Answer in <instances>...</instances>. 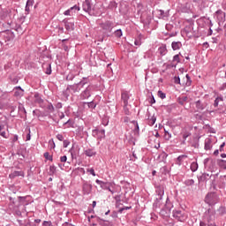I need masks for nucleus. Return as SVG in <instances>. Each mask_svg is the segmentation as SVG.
<instances>
[{
	"mask_svg": "<svg viewBox=\"0 0 226 226\" xmlns=\"http://www.w3.org/2000/svg\"><path fill=\"white\" fill-rule=\"evenodd\" d=\"M205 203L209 206H216L220 202V197L216 192H210L205 196Z\"/></svg>",
	"mask_w": 226,
	"mask_h": 226,
	"instance_id": "obj_1",
	"label": "nucleus"
},
{
	"mask_svg": "<svg viewBox=\"0 0 226 226\" xmlns=\"http://www.w3.org/2000/svg\"><path fill=\"white\" fill-rule=\"evenodd\" d=\"M80 89L81 88L79 83H75L73 85H68L66 89L63 91V94L64 98H70V94H75V93H79Z\"/></svg>",
	"mask_w": 226,
	"mask_h": 226,
	"instance_id": "obj_2",
	"label": "nucleus"
},
{
	"mask_svg": "<svg viewBox=\"0 0 226 226\" xmlns=\"http://www.w3.org/2000/svg\"><path fill=\"white\" fill-rule=\"evenodd\" d=\"M94 89H96L94 85H88L86 89L79 94L80 100H88V98H91V94Z\"/></svg>",
	"mask_w": 226,
	"mask_h": 226,
	"instance_id": "obj_3",
	"label": "nucleus"
},
{
	"mask_svg": "<svg viewBox=\"0 0 226 226\" xmlns=\"http://www.w3.org/2000/svg\"><path fill=\"white\" fill-rule=\"evenodd\" d=\"M200 226H216L215 215H203L202 221L200 222Z\"/></svg>",
	"mask_w": 226,
	"mask_h": 226,
	"instance_id": "obj_4",
	"label": "nucleus"
},
{
	"mask_svg": "<svg viewBox=\"0 0 226 226\" xmlns=\"http://www.w3.org/2000/svg\"><path fill=\"white\" fill-rule=\"evenodd\" d=\"M155 193L157 195V198L155 199V204H158V202L163 199V195H165V187L163 185L156 186Z\"/></svg>",
	"mask_w": 226,
	"mask_h": 226,
	"instance_id": "obj_5",
	"label": "nucleus"
},
{
	"mask_svg": "<svg viewBox=\"0 0 226 226\" xmlns=\"http://www.w3.org/2000/svg\"><path fill=\"white\" fill-rule=\"evenodd\" d=\"M1 36H3L5 41H13L15 40V34L11 30L3 31Z\"/></svg>",
	"mask_w": 226,
	"mask_h": 226,
	"instance_id": "obj_6",
	"label": "nucleus"
},
{
	"mask_svg": "<svg viewBox=\"0 0 226 226\" xmlns=\"http://www.w3.org/2000/svg\"><path fill=\"white\" fill-rule=\"evenodd\" d=\"M100 26L103 31H106V33H112V29H114V22L110 20L102 22Z\"/></svg>",
	"mask_w": 226,
	"mask_h": 226,
	"instance_id": "obj_7",
	"label": "nucleus"
},
{
	"mask_svg": "<svg viewBox=\"0 0 226 226\" xmlns=\"http://www.w3.org/2000/svg\"><path fill=\"white\" fill-rule=\"evenodd\" d=\"M83 195H89L93 192V185L87 181H84L82 185Z\"/></svg>",
	"mask_w": 226,
	"mask_h": 226,
	"instance_id": "obj_8",
	"label": "nucleus"
},
{
	"mask_svg": "<svg viewBox=\"0 0 226 226\" xmlns=\"http://www.w3.org/2000/svg\"><path fill=\"white\" fill-rule=\"evenodd\" d=\"M215 17L219 22V26H222V24L225 22L226 14L223 11H222V9H219L215 11Z\"/></svg>",
	"mask_w": 226,
	"mask_h": 226,
	"instance_id": "obj_9",
	"label": "nucleus"
},
{
	"mask_svg": "<svg viewBox=\"0 0 226 226\" xmlns=\"http://www.w3.org/2000/svg\"><path fill=\"white\" fill-rule=\"evenodd\" d=\"M210 177H214V181H215V179H216V177H218V174L211 175ZM208 179H209V174H207V173H203L201 176L198 177L199 183H204L205 181H207Z\"/></svg>",
	"mask_w": 226,
	"mask_h": 226,
	"instance_id": "obj_10",
	"label": "nucleus"
},
{
	"mask_svg": "<svg viewBox=\"0 0 226 226\" xmlns=\"http://www.w3.org/2000/svg\"><path fill=\"white\" fill-rule=\"evenodd\" d=\"M18 112L20 117H22L23 119L27 118V111H26V108H24V104L22 103L19 104Z\"/></svg>",
	"mask_w": 226,
	"mask_h": 226,
	"instance_id": "obj_11",
	"label": "nucleus"
},
{
	"mask_svg": "<svg viewBox=\"0 0 226 226\" xmlns=\"http://www.w3.org/2000/svg\"><path fill=\"white\" fill-rule=\"evenodd\" d=\"M195 105L198 112H202V110H205L206 107H207V102H202V101L198 100L195 102Z\"/></svg>",
	"mask_w": 226,
	"mask_h": 226,
	"instance_id": "obj_12",
	"label": "nucleus"
},
{
	"mask_svg": "<svg viewBox=\"0 0 226 226\" xmlns=\"http://www.w3.org/2000/svg\"><path fill=\"white\" fill-rule=\"evenodd\" d=\"M64 24L66 31H75V22L64 20Z\"/></svg>",
	"mask_w": 226,
	"mask_h": 226,
	"instance_id": "obj_13",
	"label": "nucleus"
},
{
	"mask_svg": "<svg viewBox=\"0 0 226 226\" xmlns=\"http://www.w3.org/2000/svg\"><path fill=\"white\" fill-rule=\"evenodd\" d=\"M95 183L101 186L102 190H110V186L109 185L110 183L109 182H103L100 179H96Z\"/></svg>",
	"mask_w": 226,
	"mask_h": 226,
	"instance_id": "obj_14",
	"label": "nucleus"
},
{
	"mask_svg": "<svg viewBox=\"0 0 226 226\" xmlns=\"http://www.w3.org/2000/svg\"><path fill=\"white\" fill-rule=\"evenodd\" d=\"M121 100L124 105H128V100H130V93H128V91H123L121 93Z\"/></svg>",
	"mask_w": 226,
	"mask_h": 226,
	"instance_id": "obj_15",
	"label": "nucleus"
},
{
	"mask_svg": "<svg viewBox=\"0 0 226 226\" xmlns=\"http://www.w3.org/2000/svg\"><path fill=\"white\" fill-rule=\"evenodd\" d=\"M93 8V4L89 0H85L83 3V10L84 11H87V13H91V10Z\"/></svg>",
	"mask_w": 226,
	"mask_h": 226,
	"instance_id": "obj_16",
	"label": "nucleus"
},
{
	"mask_svg": "<svg viewBox=\"0 0 226 226\" xmlns=\"http://www.w3.org/2000/svg\"><path fill=\"white\" fill-rule=\"evenodd\" d=\"M147 124L149 126H154V123H156V117L154 115L151 117V113L149 112L147 113Z\"/></svg>",
	"mask_w": 226,
	"mask_h": 226,
	"instance_id": "obj_17",
	"label": "nucleus"
},
{
	"mask_svg": "<svg viewBox=\"0 0 226 226\" xmlns=\"http://www.w3.org/2000/svg\"><path fill=\"white\" fill-rule=\"evenodd\" d=\"M96 222L101 226H114L109 221L103 220L100 217H96Z\"/></svg>",
	"mask_w": 226,
	"mask_h": 226,
	"instance_id": "obj_18",
	"label": "nucleus"
},
{
	"mask_svg": "<svg viewBox=\"0 0 226 226\" xmlns=\"http://www.w3.org/2000/svg\"><path fill=\"white\" fill-rule=\"evenodd\" d=\"M33 4H34V0H27L25 7V11L26 15H29L31 11V8H33Z\"/></svg>",
	"mask_w": 226,
	"mask_h": 226,
	"instance_id": "obj_19",
	"label": "nucleus"
},
{
	"mask_svg": "<svg viewBox=\"0 0 226 226\" xmlns=\"http://www.w3.org/2000/svg\"><path fill=\"white\" fill-rule=\"evenodd\" d=\"M24 177V171H13L9 175L10 179H15V177Z\"/></svg>",
	"mask_w": 226,
	"mask_h": 226,
	"instance_id": "obj_20",
	"label": "nucleus"
},
{
	"mask_svg": "<svg viewBox=\"0 0 226 226\" xmlns=\"http://www.w3.org/2000/svg\"><path fill=\"white\" fill-rule=\"evenodd\" d=\"M84 154H86V156H88V158L96 156V150H94V148H88L84 151Z\"/></svg>",
	"mask_w": 226,
	"mask_h": 226,
	"instance_id": "obj_21",
	"label": "nucleus"
},
{
	"mask_svg": "<svg viewBox=\"0 0 226 226\" xmlns=\"http://www.w3.org/2000/svg\"><path fill=\"white\" fill-rule=\"evenodd\" d=\"M173 217L181 222L183 220V212L181 210H173Z\"/></svg>",
	"mask_w": 226,
	"mask_h": 226,
	"instance_id": "obj_22",
	"label": "nucleus"
},
{
	"mask_svg": "<svg viewBox=\"0 0 226 226\" xmlns=\"http://www.w3.org/2000/svg\"><path fill=\"white\" fill-rule=\"evenodd\" d=\"M143 38H144V35H142V34H139L134 41V45H136V47H140V45H142Z\"/></svg>",
	"mask_w": 226,
	"mask_h": 226,
	"instance_id": "obj_23",
	"label": "nucleus"
},
{
	"mask_svg": "<svg viewBox=\"0 0 226 226\" xmlns=\"http://www.w3.org/2000/svg\"><path fill=\"white\" fill-rule=\"evenodd\" d=\"M181 47H183V43H181V41H173L171 43V48L173 50H179Z\"/></svg>",
	"mask_w": 226,
	"mask_h": 226,
	"instance_id": "obj_24",
	"label": "nucleus"
},
{
	"mask_svg": "<svg viewBox=\"0 0 226 226\" xmlns=\"http://www.w3.org/2000/svg\"><path fill=\"white\" fill-rule=\"evenodd\" d=\"M188 158V155L186 154H181L177 158V165H183V162H185V159Z\"/></svg>",
	"mask_w": 226,
	"mask_h": 226,
	"instance_id": "obj_25",
	"label": "nucleus"
},
{
	"mask_svg": "<svg viewBox=\"0 0 226 226\" xmlns=\"http://www.w3.org/2000/svg\"><path fill=\"white\" fill-rule=\"evenodd\" d=\"M34 100H35V103H38L41 107V105H43V99L41 98V96H40V94L36 93L34 94Z\"/></svg>",
	"mask_w": 226,
	"mask_h": 226,
	"instance_id": "obj_26",
	"label": "nucleus"
},
{
	"mask_svg": "<svg viewBox=\"0 0 226 226\" xmlns=\"http://www.w3.org/2000/svg\"><path fill=\"white\" fill-rule=\"evenodd\" d=\"M42 66L43 68H46V75H50L52 73V65L50 64H43Z\"/></svg>",
	"mask_w": 226,
	"mask_h": 226,
	"instance_id": "obj_27",
	"label": "nucleus"
},
{
	"mask_svg": "<svg viewBox=\"0 0 226 226\" xmlns=\"http://www.w3.org/2000/svg\"><path fill=\"white\" fill-rule=\"evenodd\" d=\"M205 147L206 151H210V149L213 147L211 139H207L205 140V147Z\"/></svg>",
	"mask_w": 226,
	"mask_h": 226,
	"instance_id": "obj_28",
	"label": "nucleus"
},
{
	"mask_svg": "<svg viewBox=\"0 0 226 226\" xmlns=\"http://www.w3.org/2000/svg\"><path fill=\"white\" fill-rule=\"evenodd\" d=\"M158 52L160 56H165L167 54V45H162L159 47Z\"/></svg>",
	"mask_w": 226,
	"mask_h": 226,
	"instance_id": "obj_29",
	"label": "nucleus"
},
{
	"mask_svg": "<svg viewBox=\"0 0 226 226\" xmlns=\"http://www.w3.org/2000/svg\"><path fill=\"white\" fill-rule=\"evenodd\" d=\"M86 84H89V78H82V79L78 83V86H79L81 89V87H84Z\"/></svg>",
	"mask_w": 226,
	"mask_h": 226,
	"instance_id": "obj_30",
	"label": "nucleus"
},
{
	"mask_svg": "<svg viewBox=\"0 0 226 226\" xmlns=\"http://www.w3.org/2000/svg\"><path fill=\"white\" fill-rule=\"evenodd\" d=\"M132 108V105L130 104H124V112L125 116H131L132 111H130V109Z\"/></svg>",
	"mask_w": 226,
	"mask_h": 226,
	"instance_id": "obj_31",
	"label": "nucleus"
},
{
	"mask_svg": "<svg viewBox=\"0 0 226 226\" xmlns=\"http://www.w3.org/2000/svg\"><path fill=\"white\" fill-rule=\"evenodd\" d=\"M160 172L162 176H167V174H170V170L169 169V167L164 166L160 169Z\"/></svg>",
	"mask_w": 226,
	"mask_h": 226,
	"instance_id": "obj_32",
	"label": "nucleus"
},
{
	"mask_svg": "<svg viewBox=\"0 0 226 226\" xmlns=\"http://www.w3.org/2000/svg\"><path fill=\"white\" fill-rule=\"evenodd\" d=\"M220 102H223V96H217L214 102V107L216 109L220 105Z\"/></svg>",
	"mask_w": 226,
	"mask_h": 226,
	"instance_id": "obj_33",
	"label": "nucleus"
},
{
	"mask_svg": "<svg viewBox=\"0 0 226 226\" xmlns=\"http://www.w3.org/2000/svg\"><path fill=\"white\" fill-rule=\"evenodd\" d=\"M177 102L179 105H185V102H188V96L183 95L181 97H178Z\"/></svg>",
	"mask_w": 226,
	"mask_h": 226,
	"instance_id": "obj_34",
	"label": "nucleus"
},
{
	"mask_svg": "<svg viewBox=\"0 0 226 226\" xmlns=\"http://www.w3.org/2000/svg\"><path fill=\"white\" fill-rule=\"evenodd\" d=\"M0 135L4 137V139H8V135H6V132H4V124H0Z\"/></svg>",
	"mask_w": 226,
	"mask_h": 226,
	"instance_id": "obj_35",
	"label": "nucleus"
},
{
	"mask_svg": "<svg viewBox=\"0 0 226 226\" xmlns=\"http://www.w3.org/2000/svg\"><path fill=\"white\" fill-rule=\"evenodd\" d=\"M217 164L219 165V167H221L222 169H226V161L223 159H218L217 160Z\"/></svg>",
	"mask_w": 226,
	"mask_h": 226,
	"instance_id": "obj_36",
	"label": "nucleus"
},
{
	"mask_svg": "<svg viewBox=\"0 0 226 226\" xmlns=\"http://www.w3.org/2000/svg\"><path fill=\"white\" fill-rule=\"evenodd\" d=\"M198 170H199V163H197L196 162H192L191 163V170H192V172H197Z\"/></svg>",
	"mask_w": 226,
	"mask_h": 226,
	"instance_id": "obj_37",
	"label": "nucleus"
},
{
	"mask_svg": "<svg viewBox=\"0 0 226 226\" xmlns=\"http://www.w3.org/2000/svg\"><path fill=\"white\" fill-rule=\"evenodd\" d=\"M112 34L115 38H121V36H123V30L117 29Z\"/></svg>",
	"mask_w": 226,
	"mask_h": 226,
	"instance_id": "obj_38",
	"label": "nucleus"
},
{
	"mask_svg": "<svg viewBox=\"0 0 226 226\" xmlns=\"http://www.w3.org/2000/svg\"><path fill=\"white\" fill-rule=\"evenodd\" d=\"M109 10H116L117 8V3L116 1H111L108 5Z\"/></svg>",
	"mask_w": 226,
	"mask_h": 226,
	"instance_id": "obj_39",
	"label": "nucleus"
},
{
	"mask_svg": "<svg viewBox=\"0 0 226 226\" xmlns=\"http://www.w3.org/2000/svg\"><path fill=\"white\" fill-rule=\"evenodd\" d=\"M56 170H57V167H56V165H51V166H49V174L50 176H54V174H56Z\"/></svg>",
	"mask_w": 226,
	"mask_h": 226,
	"instance_id": "obj_40",
	"label": "nucleus"
},
{
	"mask_svg": "<svg viewBox=\"0 0 226 226\" xmlns=\"http://www.w3.org/2000/svg\"><path fill=\"white\" fill-rule=\"evenodd\" d=\"M184 185H185V186H193L195 185V180L187 179L184 182Z\"/></svg>",
	"mask_w": 226,
	"mask_h": 226,
	"instance_id": "obj_41",
	"label": "nucleus"
},
{
	"mask_svg": "<svg viewBox=\"0 0 226 226\" xmlns=\"http://www.w3.org/2000/svg\"><path fill=\"white\" fill-rule=\"evenodd\" d=\"M98 133H99V135H98L99 140H102V139H105V130L104 129H102V130L99 129Z\"/></svg>",
	"mask_w": 226,
	"mask_h": 226,
	"instance_id": "obj_42",
	"label": "nucleus"
},
{
	"mask_svg": "<svg viewBox=\"0 0 226 226\" xmlns=\"http://www.w3.org/2000/svg\"><path fill=\"white\" fill-rule=\"evenodd\" d=\"M7 24H8L10 29H14V31H16L17 26H19L17 23L13 22V21L8 22Z\"/></svg>",
	"mask_w": 226,
	"mask_h": 226,
	"instance_id": "obj_43",
	"label": "nucleus"
},
{
	"mask_svg": "<svg viewBox=\"0 0 226 226\" xmlns=\"http://www.w3.org/2000/svg\"><path fill=\"white\" fill-rule=\"evenodd\" d=\"M169 156V154L165 152H162L160 155L159 158H161L162 162H166L167 157Z\"/></svg>",
	"mask_w": 226,
	"mask_h": 226,
	"instance_id": "obj_44",
	"label": "nucleus"
},
{
	"mask_svg": "<svg viewBox=\"0 0 226 226\" xmlns=\"http://www.w3.org/2000/svg\"><path fill=\"white\" fill-rule=\"evenodd\" d=\"M47 110L49 113L55 112L56 109L54 108V105H52V102H49L47 106Z\"/></svg>",
	"mask_w": 226,
	"mask_h": 226,
	"instance_id": "obj_45",
	"label": "nucleus"
},
{
	"mask_svg": "<svg viewBox=\"0 0 226 226\" xmlns=\"http://www.w3.org/2000/svg\"><path fill=\"white\" fill-rule=\"evenodd\" d=\"M44 158L46 160H49V162H53V160H54V158L52 157V155H50V154L49 152L44 153Z\"/></svg>",
	"mask_w": 226,
	"mask_h": 226,
	"instance_id": "obj_46",
	"label": "nucleus"
},
{
	"mask_svg": "<svg viewBox=\"0 0 226 226\" xmlns=\"http://www.w3.org/2000/svg\"><path fill=\"white\" fill-rule=\"evenodd\" d=\"M15 31L18 33V34H22L24 33V29L20 25H17Z\"/></svg>",
	"mask_w": 226,
	"mask_h": 226,
	"instance_id": "obj_47",
	"label": "nucleus"
},
{
	"mask_svg": "<svg viewBox=\"0 0 226 226\" xmlns=\"http://www.w3.org/2000/svg\"><path fill=\"white\" fill-rule=\"evenodd\" d=\"M14 96H24V89L16 90L14 92Z\"/></svg>",
	"mask_w": 226,
	"mask_h": 226,
	"instance_id": "obj_48",
	"label": "nucleus"
},
{
	"mask_svg": "<svg viewBox=\"0 0 226 226\" xmlns=\"http://www.w3.org/2000/svg\"><path fill=\"white\" fill-rule=\"evenodd\" d=\"M185 79H186L185 86L187 87L192 86V78H190L189 74H186Z\"/></svg>",
	"mask_w": 226,
	"mask_h": 226,
	"instance_id": "obj_49",
	"label": "nucleus"
},
{
	"mask_svg": "<svg viewBox=\"0 0 226 226\" xmlns=\"http://www.w3.org/2000/svg\"><path fill=\"white\" fill-rule=\"evenodd\" d=\"M158 96L161 100H165V98H167V94H165L162 90L158 91Z\"/></svg>",
	"mask_w": 226,
	"mask_h": 226,
	"instance_id": "obj_50",
	"label": "nucleus"
},
{
	"mask_svg": "<svg viewBox=\"0 0 226 226\" xmlns=\"http://www.w3.org/2000/svg\"><path fill=\"white\" fill-rule=\"evenodd\" d=\"M85 103H87V105L88 106V109H96V103H94V101L90 102H85Z\"/></svg>",
	"mask_w": 226,
	"mask_h": 226,
	"instance_id": "obj_51",
	"label": "nucleus"
},
{
	"mask_svg": "<svg viewBox=\"0 0 226 226\" xmlns=\"http://www.w3.org/2000/svg\"><path fill=\"white\" fill-rule=\"evenodd\" d=\"M172 63H177V64L181 63V59L179 58V54L175 55V56H173Z\"/></svg>",
	"mask_w": 226,
	"mask_h": 226,
	"instance_id": "obj_52",
	"label": "nucleus"
},
{
	"mask_svg": "<svg viewBox=\"0 0 226 226\" xmlns=\"http://www.w3.org/2000/svg\"><path fill=\"white\" fill-rule=\"evenodd\" d=\"M205 216H215V215H213V209L211 208H208L205 213L204 215Z\"/></svg>",
	"mask_w": 226,
	"mask_h": 226,
	"instance_id": "obj_53",
	"label": "nucleus"
},
{
	"mask_svg": "<svg viewBox=\"0 0 226 226\" xmlns=\"http://www.w3.org/2000/svg\"><path fill=\"white\" fill-rule=\"evenodd\" d=\"M4 71L7 72V73H10V72H11V64H7L4 65Z\"/></svg>",
	"mask_w": 226,
	"mask_h": 226,
	"instance_id": "obj_54",
	"label": "nucleus"
},
{
	"mask_svg": "<svg viewBox=\"0 0 226 226\" xmlns=\"http://www.w3.org/2000/svg\"><path fill=\"white\" fill-rule=\"evenodd\" d=\"M69 153H71V156H72V160L73 159H77V154H75V152L73 151V146H72V147L69 150Z\"/></svg>",
	"mask_w": 226,
	"mask_h": 226,
	"instance_id": "obj_55",
	"label": "nucleus"
},
{
	"mask_svg": "<svg viewBox=\"0 0 226 226\" xmlns=\"http://www.w3.org/2000/svg\"><path fill=\"white\" fill-rule=\"evenodd\" d=\"M99 129L98 128H96V129H94L93 131H92V135L94 137V139H98V135H99Z\"/></svg>",
	"mask_w": 226,
	"mask_h": 226,
	"instance_id": "obj_56",
	"label": "nucleus"
},
{
	"mask_svg": "<svg viewBox=\"0 0 226 226\" xmlns=\"http://www.w3.org/2000/svg\"><path fill=\"white\" fill-rule=\"evenodd\" d=\"M73 79H75V75H73L72 73H69V74L66 76V80H67V81L73 80Z\"/></svg>",
	"mask_w": 226,
	"mask_h": 226,
	"instance_id": "obj_57",
	"label": "nucleus"
},
{
	"mask_svg": "<svg viewBox=\"0 0 226 226\" xmlns=\"http://www.w3.org/2000/svg\"><path fill=\"white\" fill-rule=\"evenodd\" d=\"M173 80L174 84H181V79L179 78V76H175Z\"/></svg>",
	"mask_w": 226,
	"mask_h": 226,
	"instance_id": "obj_58",
	"label": "nucleus"
},
{
	"mask_svg": "<svg viewBox=\"0 0 226 226\" xmlns=\"http://www.w3.org/2000/svg\"><path fill=\"white\" fill-rule=\"evenodd\" d=\"M164 139H166V140H170V137H172L171 134L169 133V132L165 131L164 132Z\"/></svg>",
	"mask_w": 226,
	"mask_h": 226,
	"instance_id": "obj_59",
	"label": "nucleus"
},
{
	"mask_svg": "<svg viewBox=\"0 0 226 226\" xmlns=\"http://www.w3.org/2000/svg\"><path fill=\"white\" fill-rule=\"evenodd\" d=\"M19 202H22V204H24V202H26V199H27V196L22 197V196H19Z\"/></svg>",
	"mask_w": 226,
	"mask_h": 226,
	"instance_id": "obj_60",
	"label": "nucleus"
},
{
	"mask_svg": "<svg viewBox=\"0 0 226 226\" xmlns=\"http://www.w3.org/2000/svg\"><path fill=\"white\" fill-rule=\"evenodd\" d=\"M139 124H136L134 130H133L134 135H139Z\"/></svg>",
	"mask_w": 226,
	"mask_h": 226,
	"instance_id": "obj_61",
	"label": "nucleus"
},
{
	"mask_svg": "<svg viewBox=\"0 0 226 226\" xmlns=\"http://www.w3.org/2000/svg\"><path fill=\"white\" fill-rule=\"evenodd\" d=\"M42 225L43 226H52V222H50V221H44L42 222Z\"/></svg>",
	"mask_w": 226,
	"mask_h": 226,
	"instance_id": "obj_62",
	"label": "nucleus"
},
{
	"mask_svg": "<svg viewBox=\"0 0 226 226\" xmlns=\"http://www.w3.org/2000/svg\"><path fill=\"white\" fill-rule=\"evenodd\" d=\"M87 172H89L90 174H92L94 177L96 176V173L94 172V169H87Z\"/></svg>",
	"mask_w": 226,
	"mask_h": 226,
	"instance_id": "obj_63",
	"label": "nucleus"
},
{
	"mask_svg": "<svg viewBox=\"0 0 226 226\" xmlns=\"http://www.w3.org/2000/svg\"><path fill=\"white\" fill-rule=\"evenodd\" d=\"M63 142H64V147H68V145L70 144V140L64 139Z\"/></svg>",
	"mask_w": 226,
	"mask_h": 226,
	"instance_id": "obj_64",
	"label": "nucleus"
}]
</instances>
